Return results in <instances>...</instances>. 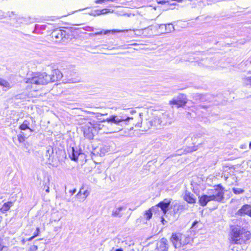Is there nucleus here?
Returning a JSON list of instances; mask_svg holds the SVG:
<instances>
[{
	"mask_svg": "<svg viewBox=\"0 0 251 251\" xmlns=\"http://www.w3.org/2000/svg\"><path fill=\"white\" fill-rule=\"evenodd\" d=\"M105 121V120H103L102 121L94 123L95 131L99 132L100 133H111L117 132L122 129L121 127H115V125L111 126V123L108 124L107 122Z\"/></svg>",
	"mask_w": 251,
	"mask_h": 251,
	"instance_id": "1",
	"label": "nucleus"
},
{
	"mask_svg": "<svg viewBox=\"0 0 251 251\" xmlns=\"http://www.w3.org/2000/svg\"><path fill=\"white\" fill-rule=\"evenodd\" d=\"M26 82L36 85H46L51 82L50 75L46 73H36L32 75L31 77L26 78Z\"/></svg>",
	"mask_w": 251,
	"mask_h": 251,
	"instance_id": "2",
	"label": "nucleus"
},
{
	"mask_svg": "<svg viewBox=\"0 0 251 251\" xmlns=\"http://www.w3.org/2000/svg\"><path fill=\"white\" fill-rule=\"evenodd\" d=\"M132 119V117L124 114L119 116L112 115L105 119V121H107L108 124L111 123V126L115 125L117 127H121L123 128V127L127 124V122Z\"/></svg>",
	"mask_w": 251,
	"mask_h": 251,
	"instance_id": "3",
	"label": "nucleus"
},
{
	"mask_svg": "<svg viewBox=\"0 0 251 251\" xmlns=\"http://www.w3.org/2000/svg\"><path fill=\"white\" fill-rule=\"evenodd\" d=\"M208 193L210 195L212 201L221 203L225 202L224 196V188L221 184L214 186L213 189L209 190Z\"/></svg>",
	"mask_w": 251,
	"mask_h": 251,
	"instance_id": "4",
	"label": "nucleus"
},
{
	"mask_svg": "<svg viewBox=\"0 0 251 251\" xmlns=\"http://www.w3.org/2000/svg\"><path fill=\"white\" fill-rule=\"evenodd\" d=\"M242 233V228L238 226L234 225L231 226L230 232V242L231 244L242 245L244 244V239L239 238Z\"/></svg>",
	"mask_w": 251,
	"mask_h": 251,
	"instance_id": "5",
	"label": "nucleus"
},
{
	"mask_svg": "<svg viewBox=\"0 0 251 251\" xmlns=\"http://www.w3.org/2000/svg\"><path fill=\"white\" fill-rule=\"evenodd\" d=\"M142 125H144V130H147L151 127H154L156 129L160 128L162 126L159 118V116L154 117L152 120L150 121H146V122L142 123L141 122L137 123L136 124V126L138 127H142Z\"/></svg>",
	"mask_w": 251,
	"mask_h": 251,
	"instance_id": "6",
	"label": "nucleus"
},
{
	"mask_svg": "<svg viewBox=\"0 0 251 251\" xmlns=\"http://www.w3.org/2000/svg\"><path fill=\"white\" fill-rule=\"evenodd\" d=\"M171 203V200L169 199H165L162 201L160 202L158 204L154 206H152L151 208V210L152 213H156L157 212H159V209L160 211L162 212L163 215H165L168 210V207Z\"/></svg>",
	"mask_w": 251,
	"mask_h": 251,
	"instance_id": "7",
	"label": "nucleus"
},
{
	"mask_svg": "<svg viewBox=\"0 0 251 251\" xmlns=\"http://www.w3.org/2000/svg\"><path fill=\"white\" fill-rule=\"evenodd\" d=\"M84 136L88 140H92L97 132L94 128V124L90 123L82 127Z\"/></svg>",
	"mask_w": 251,
	"mask_h": 251,
	"instance_id": "8",
	"label": "nucleus"
},
{
	"mask_svg": "<svg viewBox=\"0 0 251 251\" xmlns=\"http://www.w3.org/2000/svg\"><path fill=\"white\" fill-rule=\"evenodd\" d=\"M35 123V121L33 119L32 117H30L29 119L25 120L23 124L20 125L19 128L22 130H25L28 129L30 134L28 136L30 135L31 133L34 131L33 128L34 126H32L33 124Z\"/></svg>",
	"mask_w": 251,
	"mask_h": 251,
	"instance_id": "9",
	"label": "nucleus"
},
{
	"mask_svg": "<svg viewBox=\"0 0 251 251\" xmlns=\"http://www.w3.org/2000/svg\"><path fill=\"white\" fill-rule=\"evenodd\" d=\"M182 234L180 233H173L170 238L175 248H179L181 246Z\"/></svg>",
	"mask_w": 251,
	"mask_h": 251,
	"instance_id": "10",
	"label": "nucleus"
},
{
	"mask_svg": "<svg viewBox=\"0 0 251 251\" xmlns=\"http://www.w3.org/2000/svg\"><path fill=\"white\" fill-rule=\"evenodd\" d=\"M185 96L184 95H179L177 98L174 99L170 101V104L176 105L177 107H182L185 105Z\"/></svg>",
	"mask_w": 251,
	"mask_h": 251,
	"instance_id": "11",
	"label": "nucleus"
},
{
	"mask_svg": "<svg viewBox=\"0 0 251 251\" xmlns=\"http://www.w3.org/2000/svg\"><path fill=\"white\" fill-rule=\"evenodd\" d=\"M251 210V205L250 204H244L242 206V207L239 209L236 213V215L238 216H243L245 215H247L249 216Z\"/></svg>",
	"mask_w": 251,
	"mask_h": 251,
	"instance_id": "12",
	"label": "nucleus"
},
{
	"mask_svg": "<svg viewBox=\"0 0 251 251\" xmlns=\"http://www.w3.org/2000/svg\"><path fill=\"white\" fill-rule=\"evenodd\" d=\"M168 241L165 238H162L157 244L156 247L157 251H168Z\"/></svg>",
	"mask_w": 251,
	"mask_h": 251,
	"instance_id": "13",
	"label": "nucleus"
},
{
	"mask_svg": "<svg viewBox=\"0 0 251 251\" xmlns=\"http://www.w3.org/2000/svg\"><path fill=\"white\" fill-rule=\"evenodd\" d=\"M126 209V207L119 206L115 207L112 211L111 216L112 217L121 218L123 216L122 211Z\"/></svg>",
	"mask_w": 251,
	"mask_h": 251,
	"instance_id": "14",
	"label": "nucleus"
},
{
	"mask_svg": "<svg viewBox=\"0 0 251 251\" xmlns=\"http://www.w3.org/2000/svg\"><path fill=\"white\" fill-rule=\"evenodd\" d=\"M160 123H161L162 126L170 125L172 122V119L170 118L168 114L164 113L162 114V115L159 116Z\"/></svg>",
	"mask_w": 251,
	"mask_h": 251,
	"instance_id": "15",
	"label": "nucleus"
},
{
	"mask_svg": "<svg viewBox=\"0 0 251 251\" xmlns=\"http://www.w3.org/2000/svg\"><path fill=\"white\" fill-rule=\"evenodd\" d=\"M50 75L51 78V82L57 81L61 79L63 76L61 72L58 70H53L52 72V74Z\"/></svg>",
	"mask_w": 251,
	"mask_h": 251,
	"instance_id": "16",
	"label": "nucleus"
},
{
	"mask_svg": "<svg viewBox=\"0 0 251 251\" xmlns=\"http://www.w3.org/2000/svg\"><path fill=\"white\" fill-rule=\"evenodd\" d=\"M199 203L202 206H205L209 201H212L210 195H202L199 196Z\"/></svg>",
	"mask_w": 251,
	"mask_h": 251,
	"instance_id": "17",
	"label": "nucleus"
},
{
	"mask_svg": "<svg viewBox=\"0 0 251 251\" xmlns=\"http://www.w3.org/2000/svg\"><path fill=\"white\" fill-rule=\"evenodd\" d=\"M127 31V30H118V29H113V30H105L104 29H102L100 31L95 32V33L92 34L94 36L100 35L102 34H107L109 33L112 32V33H114L116 32H123L125 31Z\"/></svg>",
	"mask_w": 251,
	"mask_h": 251,
	"instance_id": "18",
	"label": "nucleus"
},
{
	"mask_svg": "<svg viewBox=\"0 0 251 251\" xmlns=\"http://www.w3.org/2000/svg\"><path fill=\"white\" fill-rule=\"evenodd\" d=\"M239 238H242L244 240V244L246 243L247 241L251 238V233L250 231L246 230V229L242 228V233L240 234Z\"/></svg>",
	"mask_w": 251,
	"mask_h": 251,
	"instance_id": "19",
	"label": "nucleus"
},
{
	"mask_svg": "<svg viewBox=\"0 0 251 251\" xmlns=\"http://www.w3.org/2000/svg\"><path fill=\"white\" fill-rule=\"evenodd\" d=\"M184 199L187 202L191 204H193L196 202V198L195 196L188 191H186L184 196Z\"/></svg>",
	"mask_w": 251,
	"mask_h": 251,
	"instance_id": "20",
	"label": "nucleus"
},
{
	"mask_svg": "<svg viewBox=\"0 0 251 251\" xmlns=\"http://www.w3.org/2000/svg\"><path fill=\"white\" fill-rule=\"evenodd\" d=\"M69 154V157L72 160L76 161L79 155V152L77 150H75L74 147H72L70 149Z\"/></svg>",
	"mask_w": 251,
	"mask_h": 251,
	"instance_id": "21",
	"label": "nucleus"
},
{
	"mask_svg": "<svg viewBox=\"0 0 251 251\" xmlns=\"http://www.w3.org/2000/svg\"><path fill=\"white\" fill-rule=\"evenodd\" d=\"M53 154V149L50 147L49 146L46 148V152L45 154V156L48 159L49 163L52 161V155Z\"/></svg>",
	"mask_w": 251,
	"mask_h": 251,
	"instance_id": "22",
	"label": "nucleus"
},
{
	"mask_svg": "<svg viewBox=\"0 0 251 251\" xmlns=\"http://www.w3.org/2000/svg\"><path fill=\"white\" fill-rule=\"evenodd\" d=\"M185 209V205L177 203L174 205L173 211L175 214H179Z\"/></svg>",
	"mask_w": 251,
	"mask_h": 251,
	"instance_id": "23",
	"label": "nucleus"
},
{
	"mask_svg": "<svg viewBox=\"0 0 251 251\" xmlns=\"http://www.w3.org/2000/svg\"><path fill=\"white\" fill-rule=\"evenodd\" d=\"M65 36V31L62 30H56L52 33V36L57 39H62Z\"/></svg>",
	"mask_w": 251,
	"mask_h": 251,
	"instance_id": "24",
	"label": "nucleus"
},
{
	"mask_svg": "<svg viewBox=\"0 0 251 251\" xmlns=\"http://www.w3.org/2000/svg\"><path fill=\"white\" fill-rule=\"evenodd\" d=\"M0 86L3 88V90L5 91L9 89L11 86L7 81L0 78Z\"/></svg>",
	"mask_w": 251,
	"mask_h": 251,
	"instance_id": "25",
	"label": "nucleus"
},
{
	"mask_svg": "<svg viewBox=\"0 0 251 251\" xmlns=\"http://www.w3.org/2000/svg\"><path fill=\"white\" fill-rule=\"evenodd\" d=\"M12 205L13 202L11 201L4 203L1 208V210L2 212H6L8 211Z\"/></svg>",
	"mask_w": 251,
	"mask_h": 251,
	"instance_id": "26",
	"label": "nucleus"
},
{
	"mask_svg": "<svg viewBox=\"0 0 251 251\" xmlns=\"http://www.w3.org/2000/svg\"><path fill=\"white\" fill-rule=\"evenodd\" d=\"M242 81L245 86L251 87V76L243 78Z\"/></svg>",
	"mask_w": 251,
	"mask_h": 251,
	"instance_id": "27",
	"label": "nucleus"
},
{
	"mask_svg": "<svg viewBox=\"0 0 251 251\" xmlns=\"http://www.w3.org/2000/svg\"><path fill=\"white\" fill-rule=\"evenodd\" d=\"M211 99H214V98L210 95H201L200 97V100L203 102L207 100H209V101H211L210 100Z\"/></svg>",
	"mask_w": 251,
	"mask_h": 251,
	"instance_id": "28",
	"label": "nucleus"
},
{
	"mask_svg": "<svg viewBox=\"0 0 251 251\" xmlns=\"http://www.w3.org/2000/svg\"><path fill=\"white\" fill-rule=\"evenodd\" d=\"M25 137L23 132H21L17 135V139L20 143H23L25 141Z\"/></svg>",
	"mask_w": 251,
	"mask_h": 251,
	"instance_id": "29",
	"label": "nucleus"
},
{
	"mask_svg": "<svg viewBox=\"0 0 251 251\" xmlns=\"http://www.w3.org/2000/svg\"><path fill=\"white\" fill-rule=\"evenodd\" d=\"M173 30H174V27L172 24H166L165 30H164V32L165 33H169L173 31Z\"/></svg>",
	"mask_w": 251,
	"mask_h": 251,
	"instance_id": "30",
	"label": "nucleus"
},
{
	"mask_svg": "<svg viewBox=\"0 0 251 251\" xmlns=\"http://www.w3.org/2000/svg\"><path fill=\"white\" fill-rule=\"evenodd\" d=\"M18 19L19 20L21 21V23H23V22H25V23L29 22V23H30V22H34L35 21L34 20V19H32L30 17H28L27 18H19Z\"/></svg>",
	"mask_w": 251,
	"mask_h": 251,
	"instance_id": "31",
	"label": "nucleus"
},
{
	"mask_svg": "<svg viewBox=\"0 0 251 251\" xmlns=\"http://www.w3.org/2000/svg\"><path fill=\"white\" fill-rule=\"evenodd\" d=\"M145 215L146 216V218L147 220H149L152 217V212L151 209L148 210L146 211Z\"/></svg>",
	"mask_w": 251,
	"mask_h": 251,
	"instance_id": "32",
	"label": "nucleus"
},
{
	"mask_svg": "<svg viewBox=\"0 0 251 251\" xmlns=\"http://www.w3.org/2000/svg\"><path fill=\"white\" fill-rule=\"evenodd\" d=\"M184 239H183L182 238V241H181V246H184L185 245H186L187 244H188L189 243V242L190 241V238L188 236H184Z\"/></svg>",
	"mask_w": 251,
	"mask_h": 251,
	"instance_id": "33",
	"label": "nucleus"
},
{
	"mask_svg": "<svg viewBox=\"0 0 251 251\" xmlns=\"http://www.w3.org/2000/svg\"><path fill=\"white\" fill-rule=\"evenodd\" d=\"M232 190L234 193L235 194H242L244 192V190L238 188H233Z\"/></svg>",
	"mask_w": 251,
	"mask_h": 251,
	"instance_id": "34",
	"label": "nucleus"
},
{
	"mask_svg": "<svg viewBox=\"0 0 251 251\" xmlns=\"http://www.w3.org/2000/svg\"><path fill=\"white\" fill-rule=\"evenodd\" d=\"M210 105H205L203 104H201L198 106V109H206L210 107Z\"/></svg>",
	"mask_w": 251,
	"mask_h": 251,
	"instance_id": "35",
	"label": "nucleus"
},
{
	"mask_svg": "<svg viewBox=\"0 0 251 251\" xmlns=\"http://www.w3.org/2000/svg\"><path fill=\"white\" fill-rule=\"evenodd\" d=\"M36 230L37 231V234H34V235L30 237L29 238H28L27 239V241H30L31 240H32L35 237L37 236L38 235H39V231H40V229L39 227H37L36 228Z\"/></svg>",
	"mask_w": 251,
	"mask_h": 251,
	"instance_id": "36",
	"label": "nucleus"
},
{
	"mask_svg": "<svg viewBox=\"0 0 251 251\" xmlns=\"http://www.w3.org/2000/svg\"><path fill=\"white\" fill-rule=\"evenodd\" d=\"M38 249V246L37 245H33L30 247V251H36Z\"/></svg>",
	"mask_w": 251,
	"mask_h": 251,
	"instance_id": "37",
	"label": "nucleus"
},
{
	"mask_svg": "<svg viewBox=\"0 0 251 251\" xmlns=\"http://www.w3.org/2000/svg\"><path fill=\"white\" fill-rule=\"evenodd\" d=\"M89 194V193L87 190L84 191L83 193V194L84 196L83 197V198L82 199H85L88 196Z\"/></svg>",
	"mask_w": 251,
	"mask_h": 251,
	"instance_id": "38",
	"label": "nucleus"
},
{
	"mask_svg": "<svg viewBox=\"0 0 251 251\" xmlns=\"http://www.w3.org/2000/svg\"><path fill=\"white\" fill-rule=\"evenodd\" d=\"M90 15L94 16H96L97 15L99 16V15H101V12H100V10H98L96 11V13L95 14H92V13Z\"/></svg>",
	"mask_w": 251,
	"mask_h": 251,
	"instance_id": "39",
	"label": "nucleus"
},
{
	"mask_svg": "<svg viewBox=\"0 0 251 251\" xmlns=\"http://www.w3.org/2000/svg\"><path fill=\"white\" fill-rule=\"evenodd\" d=\"M109 12V10L107 9H103L100 10V12L101 14H104L107 13Z\"/></svg>",
	"mask_w": 251,
	"mask_h": 251,
	"instance_id": "40",
	"label": "nucleus"
},
{
	"mask_svg": "<svg viewBox=\"0 0 251 251\" xmlns=\"http://www.w3.org/2000/svg\"><path fill=\"white\" fill-rule=\"evenodd\" d=\"M44 189H45V191H46V192L47 193H49V192H50V187H49V185H46H46L44 186Z\"/></svg>",
	"mask_w": 251,
	"mask_h": 251,
	"instance_id": "41",
	"label": "nucleus"
},
{
	"mask_svg": "<svg viewBox=\"0 0 251 251\" xmlns=\"http://www.w3.org/2000/svg\"><path fill=\"white\" fill-rule=\"evenodd\" d=\"M105 1H107V0H96L95 2L96 3H101L105 2Z\"/></svg>",
	"mask_w": 251,
	"mask_h": 251,
	"instance_id": "42",
	"label": "nucleus"
},
{
	"mask_svg": "<svg viewBox=\"0 0 251 251\" xmlns=\"http://www.w3.org/2000/svg\"><path fill=\"white\" fill-rule=\"evenodd\" d=\"M165 26L166 24H160L159 25V28L160 29H163L164 28L165 29Z\"/></svg>",
	"mask_w": 251,
	"mask_h": 251,
	"instance_id": "43",
	"label": "nucleus"
},
{
	"mask_svg": "<svg viewBox=\"0 0 251 251\" xmlns=\"http://www.w3.org/2000/svg\"><path fill=\"white\" fill-rule=\"evenodd\" d=\"M81 193H82V189H81L79 191V192L77 194V195H76V196L79 198V197L81 195Z\"/></svg>",
	"mask_w": 251,
	"mask_h": 251,
	"instance_id": "44",
	"label": "nucleus"
},
{
	"mask_svg": "<svg viewBox=\"0 0 251 251\" xmlns=\"http://www.w3.org/2000/svg\"><path fill=\"white\" fill-rule=\"evenodd\" d=\"M198 223V222L197 221H195V222H193L192 225V228L195 227V226Z\"/></svg>",
	"mask_w": 251,
	"mask_h": 251,
	"instance_id": "45",
	"label": "nucleus"
},
{
	"mask_svg": "<svg viewBox=\"0 0 251 251\" xmlns=\"http://www.w3.org/2000/svg\"><path fill=\"white\" fill-rule=\"evenodd\" d=\"M69 192L70 193H71L72 195H73L74 194H75L76 192V189H74L73 190H70Z\"/></svg>",
	"mask_w": 251,
	"mask_h": 251,
	"instance_id": "46",
	"label": "nucleus"
},
{
	"mask_svg": "<svg viewBox=\"0 0 251 251\" xmlns=\"http://www.w3.org/2000/svg\"><path fill=\"white\" fill-rule=\"evenodd\" d=\"M7 15H8V16H9V17H11V15H12V14H14V12H8L7 13Z\"/></svg>",
	"mask_w": 251,
	"mask_h": 251,
	"instance_id": "47",
	"label": "nucleus"
},
{
	"mask_svg": "<svg viewBox=\"0 0 251 251\" xmlns=\"http://www.w3.org/2000/svg\"><path fill=\"white\" fill-rule=\"evenodd\" d=\"M161 222L163 225H164V222H166V221L164 220V219L163 217H162L161 218Z\"/></svg>",
	"mask_w": 251,
	"mask_h": 251,
	"instance_id": "48",
	"label": "nucleus"
},
{
	"mask_svg": "<svg viewBox=\"0 0 251 251\" xmlns=\"http://www.w3.org/2000/svg\"><path fill=\"white\" fill-rule=\"evenodd\" d=\"M115 251H123V250L122 248H119L115 250Z\"/></svg>",
	"mask_w": 251,
	"mask_h": 251,
	"instance_id": "49",
	"label": "nucleus"
},
{
	"mask_svg": "<svg viewBox=\"0 0 251 251\" xmlns=\"http://www.w3.org/2000/svg\"><path fill=\"white\" fill-rule=\"evenodd\" d=\"M249 148L251 149V142L249 144Z\"/></svg>",
	"mask_w": 251,
	"mask_h": 251,
	"instance_id": "50",
	"label": "nucleus"
},
{
	"mask_svg": "<svg viewBox=\"0 0 251 251\" xmlns=\"http://www.w3.org/2000/svg\"><path fill=\"white\" fill-rule=\"evenodd\" d=\"M91 29H90V31H93L94 30V28L93 27H90Z\"/></svg>",
	"mask_w": 251,
	"mask_h": 251,
	"instance_id": "51",
	"label": "nucleus"
},
{
	"mask_svg": "<svg viewBox=\"0 0 251 251\" xmlns=\"http://www.w3.org/2000/svg\"><path fill=\"white\" fill-rule=\"evenodd\" d=\"M134 112H135V111H134V110H131V113H134Z\"/></svg>",
	"mask_w": 251,
	"mask_h": 251,
	"instance_id": "52",
	"label": "nucleus"
},
{
	"mask_svg": "<svg viewBox=\"0 0 251 251\" xmlns=\"http://www.w3.org/2000/svg\"><path fill=\"white\" fill-rule=\"evenodd\" d=\"M159 3H165V2L163 1L160 2Z\"/></svg>",
	"mask_w": 251,
	"mask_h": 251,
	"instance_id": "53",
	"label": "nucleus"
},
{
	"mask_svg": "<svg viewBox=\"0 0 251 251\" xmlns=\"http://www.w3.org/2000/svg\"><path fill=\"white\" fill-rule=\"evenodd\" d=\"M139 116L141 117L142 116V113H139Z\"/></svg>",
	"mask_w": 251,
	"mask_h": 251,
	"instance_id": "54",
	"label": "nucleus"
},
{
	"mask_svg": "<svg viewBox=\"0 0 251 251\" xmlns=\"http://www.w3.org/2000/svg\"><path fill=\"white\" fill-rule=\"evenodd\" d=\"M196 150H197V149H195H195H193V151H196Z\"/></svg>",
	"mask_w": 251,
	"mask_h": 251,
	"instance_id": "55",
	"label": "nucleus"
},
{
	"mask_svg": "<svg viewBox=\"0 0 251 251\" xmlns=\"http://www.w3.org/2000/svg\"><path fill=\"white\" fill-rule=\"evenodd\" d=\"M36 232L34 234H37V231L36 230Z\"/></svg>",
	"mask_w": 251,
	"mask_h": 251,
	"instance_id": "56",
	"label": "nucleus"
},
{
	"mask_svg": "<svg viewBox=\"0 0 251 251\" xmlns=\"http://www.w3.org/2000/svg\"><path fill=\"white\" fill-rule=\"evenodd\" d=\"M102 115H105V114H101ZM105 115H107V113H105Z\"/></svg>",
	"mask_w": 251,
	"mask_h": 251,
	"instance_id": "57",
	"label": "nucleus"
},
{
	"mask_svg": "<svg viewBox=\"0 0 251 251\" xmlns=\"http://www.w3.org/2000/svg\"><path fill=\"white\" fill-rule=\"evenodd\" d=\"M49 181H50V179L48 178V182H49Z\"/></svg>",
	"mask_w": 251,
	"mask_h": 251,
	"instance_id": "58",
	"label": "nucleus"
}]
</instances>
